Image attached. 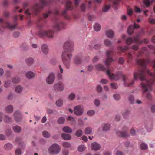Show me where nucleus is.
<instances>
[{"label": "nucleus", "instance_id": "obj_33", "mask_svg": "<svg viewBox=\"0 0 155 155\" xmlns=\"http://www.w3.org/2000/svg\"><path fill=\"white\" fill-rule=\"evenodd\" d=\"M63 131L67 133H71L72 132V130L69 127H64L63 129Z\"/></svg>", "mask_w": 155, "mask_h": 155}, {"label": "nucleus", "instance_id": "obj_2", "mask_svg": "<svg viewBox=\"0 0 155 155\" xmlns=\"http://www.w3.org/2000/svg\"><path fill=\"white\" fill-rule=\"evenodd\" d=\"M136 63L141 67V69L138 72H135L134 73V77L135 80L138 79V76L140 79L142 81L141 83L140 86L143 89V94L145 92V83L144 82L145 80V65L144 60L137 58L136 60Z\"/></svg>", "mask_w": 155, "mask_h": 155}, {"label": "nucleus", "instance_id": "obj_47", "mask_svg": "<svg viewBox=\"0 0 155 155\" xmlns=\"http://www.w3.org/2000/svg\"><path fill=\"white\" fill-rule=\"evenodd\" d=\"M83 134V132L81 130H78L75 133V135L77 137L81 136Z\"/></svg>", "mask_w": 155, "mask_h": 155}, {"label": "nucleus", "instance_id": "obj_39", "mask_svg": "<svg viewBox=\"0 0 155 155\" xmlns=\"http://www.w3.org/2000/svg\"><path fill=\"white\" fill-rule=\"evenodd\" d=\"M20 81V79L18 77H14L12 79V82L14 83H17Z\"/></svg>", "mask_w": 155, "mask_h": 155}, {"label": "nucleus", "instance_id": "obj_43", "mask_svg": "<svg viewBox=\"0 0 155 155\" xmlns=\"http://www.w3.org/2000/svg\"><path fill=\"white\" fill-rule=\"evenodd\" d=\"M92 132V129L89 127H87L85 130V133L86 134H88L91 133Z\"/></svg>", "mask_w": 155, "mask_h": 155}, {"label": "nucleus", "instance_id": "obj_17", "mask_svg": "<svg viewBox=\"0 0 155 155\" xmlns=\"http://www.w3.org/2000/svg\"><path fill=\"white\" fill-rule=\"evenodd\" d=\"M140 26L135 23H134V25H130L128 28V33L129 35H131L134 32V28H138Z\"/></svg>", "mask_w": 155, "mask_h": 155}, {"label": "nucleus", "instance_id": "obj_51", "mask_svg": "<svg viewBox=\"0 0 155 155\" xmlns=\"http://www.w3.org/2000/svg\"><path fill=\"white\" fill-rule=\"evenodd\" d=\"M111 43V42L108 39H106L104 41V45L107 46H110Z\"/></svg>", "mask_w": 155, "mask_h": 155}, {"label": "nucleus", "instance_id": "obj_53", "mask_svg": "<svg viewBox=\"0 0 155 155\" xmlns=\"http://www.w3.org/2000/svg\"><path fill=\"white\" fill-rule=\"evenodd\" d=\"M129 100L131 104H133L134 103V97L132 95H130L128 97Z\"/></svg>", "mask_w": 155, "mask_h": 155}, {"label": "nucleus", "instance_id": "obj_3", "mask_svg": "<svg viewBox=\"0 0 155 155\" xmlns=\"http://www.w3.org/2000/svg\"><path fill=\"white\" fill-rule=\"evenodd\" d=\"M40 2L41 5L39 3H37L34 5L31 10L28 9H25V8L28 6V4L27 3L25 2L23 4V8L25 10V13L26 15L28 18H30L32 14L37 15L40 10L42 9L43 6L46 5L47 2V0H40Z\"/></svg>", "mask_w": 155, "mask_h": 155}, {"label": "nucleus", "instance_id": "obj_37", "mask_svg": "<svg viewBox=\"0 0 155 155\" xmlns=\"http://www.w3.org/2000/svg\"><path fill=\"white\" fill-rule=\"evenodd\" d=\"M67 120L68 121H69L73 124H74L75 123L74 119L72 116H69L68 117Z\"/></svg>", "mask_w": 155, "mask_h": 155}, {"label": "nucleus", "instance_id": "obj_63", "mask_svg": "<svg viewBox=\"0 0 155 155\" xmlns=\"http://www.w3.org/2000/svg\"><path fill=\"white\" fill-rule=\"evenodd\" d=\"M62 153L63 155H68L69 154L68 151L65 149H63Z\"/></svg>", "mask_w": 155, "mask_h": 155}, {"label": "nucleus", "instance_id": "obj_9", "mask_svg": "<svg viewBox=\"0 0 155 155\" xmlns=\"http://www.w3.org/2000/svg\"><path fill=\"white\" fill-rule=\"evenodd\" d=\"M113 53V51L112 49L107 51L106 55L107 58L105 60V64L107 66H108L110 64L112 61H114V60L112 59L110 57L111 55Z\"/></svg>", "mask_w": 155, "mask_h": 155}, {"label": "nucleus", "instance_id": "obj_23", "mask_svg": "<svg viewBox=\"0 0 155 155\" xmlns=\"http://www.w3.org/2000/svg\"><path fill=\"white\" fill-rule=\"evenodd\" d=\"M106 34L108 37L111 38L114 36V33L112 30H109L106 31Z\"/></svg>", "mask_w": 155, "mask_h": 155}, {"label": "nucleus", "instance_id": "obj_54", "mask_svg": "<svg viewBox=\"0 0 155 155\" xmlns=\"http://www.w3.org/2000/svg\"><path fill=\"white\" fill-rule=\"evenodd\" d=\"M95 114V111L94 110H91L88 111L87 113V114L89 116H91Z\"/></svg>", "mask_w": 155, "mask_h": 155}, {"label": "nucleus", "instance_id": "obj_25", "mask_svg": "<svg viewBox=\"0 0 155 155\" xmlns=\"http://www.w3.org/2000/svg\"><path fill=\"white\" fill-rule=\"evenodd\" d=\"M61 137L65 140H70L71 138V136L68 134L63 133L61 134Z\"/></svg>", "mask_w": 155, "mask_h": 155}, {"label": "nucleus", "instance_id": "obj_55", "mask_svg": "<svg viewBox=\"0 0 155 155\" xmlns=\"http://www.w3.org/2000/svg\"><path fill=\"white\" fill-rule=\"evenodd\" d=\"M113 97L116 100H118L120 98V95L118 94H116L114 95Z\"/></svg>", "mask_w": 155, "mask_h": 155}, {"label": "nucleus", "instance_id": "obj_8", "mask_svg": "<svg viewBox=\"0 0 155 155\" xmlns=\"http://www.w3.org/2000/svg\"><path fill=\"white\" fill-rule=\"evenodd\" d=\"M70 0H65L66 2V9L62 13V15L66 19H69V18L66 15L67 10H72L74 8L71 5V2Z\"/></svg>", "mask_w": 155, "mask_h": 155}, {"label": "nucleus", "instance_id": "obj_57", "mask_svg": "<svg viewBox=\"0 0 155 155\" xmlns=\"http://www.w3.org/2000/svg\"><path fill=\"white\" fill-rule=\"evenodd\" d=\"M127 12L129 15L131 16L133 13V10L131 8H128L127 9Z\"/></svg>", "mask_w": 155, "mask_h": 155}, {"label": "nucleus", "instance_id": "obj_61", "mask_svg": "<svg viewBox=\"0 0 155 155\" xmlns=\"http://www.w3.org/2000/svg\"><path fill=\"white\" fill-rule=\"evenodd\" d=\"M51 11H49L48 12L46 13H44L43 14V17L45 19L47 18L49 15L51 13Z\"/></svg>", "mask_w": 155, "mask_h": 155}, {"label": "nucleus", "instance_id": "obj_16", "mask_svg": "<svg viewBox=\"0 0 155 155\" xmlns=\"http://www.w3.org/2000/svg\"><path fill=\"white\" fill-rule=\"evenodd\" d=\"M55 79L54 74L53 73H51L48 76L46 79L47 83L50 84H52Z\"/></svg>", "mask_w": 155, "mask_h": 155}, {"label": "nucleus", "instance_id": "obj_35", "mask_svg": "<svg viewBox=\"0 0 155 155\" xmlns=\"http://www.w3.org/2000/svg\"><path fill=\"white\" fill-rule=\"evenodd\" d=\"M101 28L100 25L96 23L94 25V28L95 30L97 31H100Z\"/></svg>", "mask_w": 155, "mask_h": 155}, {"label": "nucleus", "instance_id": "obj_58", "mask_svg": "<svg viewBox=\"0 0 155 155\" xmlns=\"http://www.w3.org/2000/svg\"><path fill=\"white\" fill-rule=\"evenodd\" d=\"M124 62V59L123 58L120 57L119 58L118 62L120 64H122Z\"/></svg>", "mask_w": 155, "mask_h": 155}, {"label": "nucleus", "instance_id": "obj_1", "mask_svg": "<svg viewBox=\"0 0 155 155\" xmlns=\"http://www.w3.org/2000/svg\"><path fill=\"white\" fill-rule=\"evenodd\" d=\"M74 49V44L70 40L67 41L64 45V51L62 53V59L63 64L67 69H69Z\"/></svg>", "mask_w": 155, "mask_h": 155}, {"label": "nucleus", "instance_id": "obj_10", "mask_svg": "<svg viewBox=\"0 0 155 155\" xmlns=\"http://www.w3.org/2000/svg\"><path fill=\"white\" fill-rule=\"evenodd\" d=\"M140 35L139 34H138L134 37V39L131 38H128L126 40V43L127 44L129 45L132 42H134L138 44H141L143 41H140L138 39Z\"/></svg>", "mask_w": 155, "mask_h": 155}, {"label": "nucleus", "instance_id": "obj_5", "mask_svg": "<svg viewBox=\"0 0 155 155\" xmlns=\"http://www.w3.org/2000/svg\"><path fill=\"white\" fill-rule=\"evenodd\" d=\"M154 84V81L152 80H150L147 82L146 81V98L150 100L152 97L150 91L152 90L151 86Z\"/></svg>", "mask_w": 155, "mask_h": 155}, {"label": "nucleus", "instance_id": "obj_26", "mask_svg": "<svg viewBox=\"0 0 155 155\" xmlns=\"http://www.w3.org/2000/svg\"><path fill=\"white\" fill-rule=\"evenodd\" d=\"M26 76L29 79H31L34 77L35 74L31 71H29L26 73Z\"/></svg>", "mask_w": 155, "mask_h": 155}, {"label": "nucleus", "instance_id": "obj_22", "mask_svg": "<svg viewBox=\"0 0 155 155\" xmlns=\"http://www.w3.org/2000/svg\"><path fill=\"white\" fill-rule=\"evenodd\" d=\"M15 141L19 144V146L21 147V148H23L25 147V144L24 143L21 141V139L20 137H17Z\"/></svg>", "mask_w": 155, "mask_h": 155}, {"label": "nucleus", "instance_id": "obj_56", "mask_svg": "<svg viewBox=\"0 0 155 155\" xmlns=\"http://www.w3.org/2000/svg\"><path fill=\"white\" fill-rule=\"evenodd\" d=\"M121 116L119 115H116L114 118L115 120L116 121H119L121 119Z\"/></svg>", "mask_w": 155, "mask_h": 155}, {"label": "nucleus", "instance_id": "obj_42", "mask_svg": "<svg viewBox=\"0 0 155 155\" xmlns=\"http://www.w3.org/2000/svg\"><path fill=\"white\" fill-rule=\"evenodd\" d=\"M75 94L74 93H72L69 95L68 98L69 99L72 100L75 99Z\"/></svg>", "mask_w": 155, "mask_h": 155}, {"label": "nucleus", "instance_id": "obj_62", "mask_svg": "<svg viewBox=\"0 0 155 155\" xmlns=\"http://www.w3.org/2000/svg\"><path fill=\"white\" fill-rule=\"evenodd\" d=\"M134 11L136 12L137 13H140L141 12V9L137 6L135 7Z\"/></svg>", "mask_w": 155, "mask_h": 155}, {"label": "nucleus", "instance_id": "obj_30", "mask_svg": "<svg viewBox=\"0 0 155 155\" xmlns=\"http://www.w3.org/2000/svg\"><path fill=\"white\" fill-rule=\"evenodd\" d=\"M15 90L17 93H20L22 91L23 87L20 85H18L16 87Z\"/></svg>", "mask_w": 155, "mask_h": 155}, {"label": "nucleus", "instance_id": "obj_41", "mask_svg": "<svg viewBox=\"0 0 155 155\" xmlns=\"http://www.w3.org/2000/svg\"><path fill=\"white\" fill-rule=\"evenodd\" d=\"M63 101L61 99H59L57 100L56 102V105L58 107L61 106L63 104Z\"/></svg>", "mask_w": 155, "mask_h": 155}, {"label": "nucleus", "instance_id": "obj_11", "mask_svg": "<svg viewBox=\"0 0 155 155\" xmlns=\"http://www.w3.org/2000/svg\"><path fill=\"white\" fill-rule=\"evenodd\" d=\"M74 114L77 116L82 115L84 112V108L83 106L78 105L75 106L74 109Z\"/></svg>", "mask_w": 155, "mask_h": 155}, {"label": "nucleus", "instance_id": "obj_14", "mask_svg": "<svg viewBox=\"0 0 155 155\" xmlns=\"http://www.w3.org/2000/svg\"><path fill=\"white\" fill-rule=\"evenodd\" d=\"M54 89L56 91H61L64 89V86L62 82H59L55 84Z\"/></svg>", "mask_w": 155, "mask_h": 155}, {"label": "nucleus", "instance_id": "obj_52", "mask_svg": "<svg viewBox=\"0 0 155 155\" xmlns=\"http://www.w3.org/2000/svg\"><path fill=\"white\" fill-rule=\"evenodd\" d=\"M110 8V6L109 5L104 6L102 8V10L104 12H107Z\"/></svg>", "mask_w": 155, "mask_h": 155}, {"label": "nucleus", "instance_id": "obj_50", "mask_svg": "<svg viewBox=\"0 0 155 155\" xmlns=\"http://www.w3.org/2000/svg\"><path fill=\"white\" fill-rule=\"evenodd\" d=\"M43 136L46 138H49L50 135V134L46 131H44L42 132Z\"/></svg>", "mask_w": 155, "mask_h": 155}, {"label": "nucleus", "instance_id": "obj_24", "mask_svg": "<svg viewBox=\"0 0 155 155\" xmlns=\"http://www.w3.org/2000/svg\"><path fill=\"white\" fill-rule=\"evenodd\" d=\"M13 107L12 105L7 106L5 108V111L8 113H11L13 111Z\"/></svg>", "mask_w": 155, "mask_h": 155}, {"label": "nucleus", "instance_id": "obj_4", "mask_svg": "<svg viewBox=\"0 0 155 155\" xmlns=\"http://www.w3.org/2000/svg\"><path fill=\"white\" fill-rule=\"evenodd\" d=\"M106 73L107 75L110 79L115 80H118L121 77L123 78L124 75L121 72H118L115 74H114L112 73L109 69L107 70Z\"/></svg>", "mask_w": 155, "mask_h": 155}, {"label": "nucleus", "instance_id": "obj_27", "mask_svg": "<svg viewBox=\"0 0 155 155\" xmlns=\"http://www.w3.org/2000/svg\"><path fill=\"white\" fill-rule=\"evenodd\" d=\"M12 118L11 117L6 115L5 116L3 119L4 122L7 123L11 122L12 121Z\"/></svg>", "mask_w": 155, "mask_h": 155}, {"label": "nucleus", "instance_id": "obj_12", "mask_svg": "<svg viewBox=\"0 0 155 155\" xmlns=\"http://www.w3.org/2000/svg\"><path fill=\"white\" fill-rule=\"evenodd\" d=\"M65 26L64 23L60 21H58L55 22L54 24V28L56 31H59L64 28Z\"/></svg>", "mask_w": 155, "mask_h": 155}, {"label": "nucleus", "instance_id": "obj_60", "mask_svg": "<svg viewBox=\"0 0 155 155\" xmlns=\"http://www.w3.org/2000/svg\"><path fill=\"white\" fill-rule=\"evenodd\" d=\"M94 68L93 65H90L88 66L87 67V70L89 72H91L92 71Z\"/></svg>", "mask_w": 155, "mask_h": 155}, {"label": "nucleus", "instance_id": "obj_34", "mask_svg": "<svg viewBox=\"0 0 155 155\" xmlns=\"http://www.w3.org/2000/svg\"><path fill=\"white\" fill-rule=\"evenodd\" d=\"M12 147V145L9 143L6 144L4 145V148L6 150H10Z\"/></svg>", "mask_w": 155, "mask_h": 155}, {"label": "nucleus", "instance_id": "obj_6", "mask_svg": "<svg viewBox=\"0 0 155 155\" xmlns=\"http://www.w3.org/2000/svg\"><path fill=\"white\" fill-rule=\"evenodd\" d=\"M38 35L41 37L45 36L49 38H52L54 35V31L51 30L46 31L40 30L38 33Z\"/></svg>", "mask_w": 155, "mask_h": 155}, {"label": "nucleus", "instance_id": "obj_45", "mask_svg": "<svg viewBox=\"0 0 155 155\" xmlns=\"http://www.w3.org/2000/svg\"><path fill=\"white\" fill-rule=\"evenodd\" d=\"M155 2V0H146V7H148L153 2Z\"/></svg>", "mask_w": 155, "mask_h": 155}, {"label": "nucleus", "instance_id": "obj_13", "mask_svg": "<svg viewBox=\"0 0 155 155\" xmlns=\"http://www.w3.org/2000/svg\"><path fill=\"white\" fill-rule=\"evenodd\" d=\"M123 80L124 86L126 87H129L131 86L134 82V80L130 81L129 79L125 75H124L123 78Z\"/></svg>", "mask_w": 155, "mask_h": 155}, {"label": "nucleus", "instance_id": "obj_29", "mask_svg": "<svg viewBox=\"0 0 155 155\" xmlns=\"http://www.w3.org/2000/svg\"><path fill=\"white\" fill-rule=\"evenodd\" d=\"M26 62L28 65H31L33 63V59L31 58H27L25 60Z\"/></svg>", "mask_w": 155, "mask_h": 155}, {"label": "nucleus", "instance_id": "obj_32", "mask_svg": "<svg viewBox=\"0 0 155 155\" xmlns=\"http://www.w3.org/2000/svg\"><path fill=\"white\" fill-rule=\"evenodd\" d=\"M130 114V111L128 110H125L123 113L122 116L124 118H127Z\"/></svg>", "mask_w": 155, "mask_h": 155}, {"label": "nucleus", "instance_id": "obj_18", "mask_svg": "<svg viewBox=\"0 0 155 155\" xmlns=\"http://www.w3.org/2000/svg\"><path fill=\"white\" fill-rule=\"evenodd\" d=\"M82 55L81 54H79L75 56L74 58V62L76 65L80 64L81 62Z\"/></svg>", "mask_w": 155, "mask_h": 155}, {"label": "nucleus", "instance_id": "obj_19", "mask_svg": "<svg viewBox=\"0 0 155 155\" xmlns=\"http://www.w3.org/2000/svg\"><path fill=\"white\" fill-rule=\"evenodd\" d=\"M116 134L120 137H126L129 136L128 133L126 131L122 132L118 131L116 132Z\"/></svg>", "mask_w": 155, "mask_h": 155}, {"label": "nucleus", "instance_id": "obj_28", "mask_svg": "<svg viewBox=\"0 0 155 155\" xmlns=\"http://www.w3.org/2000/svg\"><path fill=\"white\" fill-rule=\"evenodd\" d=\"M87 4L86 2H84L81 4L80 6V8L81 11L82 12H84L85 11L86 9V4Z\"/></svg>", "mask_w": 155, "mask_h": 155}, {"label": "nucleus", "instance_id": "obj_20", "mask_svg": "<svg viewBox=\"0 0 155 155\" xmlns=\"http://www.w3.org/2000/svg\"><path fill=\"white\" fill-rule=\"evenodd\" d=\"M100 145L96 142H94L91 144V148L92 150H97L100 148Z\"/></svg>", "mask_w": 155, "mask_h": 155}, {"label": "nucleus", "instance_id": "obj_7", "mask_svg": "<svg viewBox=\"0 0 155 155\" xmlns=\"http://www.w3.org/2000/svg\"><path fill=\"white\" fill-rule=\"evenodd\" d=\"M60 150L59 145L56 144L52 145L48 149V152L50 154H56L58 153Z\"/></svg>", "mask_w": 155, "mask_h": 155}, {"label": "nucleus", "instance_id": "obj_44", "mask_svg": "<svg viewBox=\"0 0 155 155\" xmlns=\"http://www.w3.org/2000/svg\"><path fill=\"white\" fill-rule=\"evenodd\" d=\"M129 49V47L128 46H125L124 47L119 46L118 47V49L121 51H126Z\"/></svg>", "mask_w": 155, "mask_h": 155}, {"label": "nucleus", "instance_id": "obj_38", "mask_svg": "<svg viewBox=\"0 0 155 155\" xmlns=\"http://www.w3.org/2000/svg\"><path fill=\"white\" fill-rule=\"evenodd\" d=\"M13 129L14 131L16 133H19L21 130L20 127H13Z\"/></svg>", "mask_w": 155, "mask_h": 155}, {"label": "nucleus", "instance_id": "obj_48", "mask_svg": "<svg viewBox=\"0 0 155 155\" xmlns=\"http://www.w3.org/2000/svg\"><path fill=\"white\" fill-rule=\"evenodd\" d=\"M85 147L83 145H81L78 146V150L79 151L82 152L85 150Z\"/></svg>", "mask_w": 155, "mask_h": 155}, {"label": "nucleus", "instance_id": "obj_64", "mask_svg": "<svg viewBox=\"0 0 155 155\" xmlns=\"http://www.w3.org/2000/svg\"><path fill=\"white\" fill-rule=\"evenodd\" d=\"M21 153V150L19 149H17L15 150V154L16 155H20Z\"/></svg>", "mask_w": 155, "mask_h": 155}, {"label": "nucleus", "instance_id": "obj_49", "mask_svg": "<svg viewBox=\"0 0 155 155\" xmlns=\"http://www.w3.org/2000/svg\"><path fill=\"white\" fill-rule=\"evenodd\" d=\"M65 120V118L64 117H61L58 119V123L61 124L64 123Z\"/></svg>", "mask_w": 155, "mask_h": 155}, {"label": "nucleus", "instance_id": "obj_31", "mask_svg": "<svg viewBox=\"0 0 155 155\" xmlns=\"http://www.w3.org/2000/svg\"><path fill=\"white\" fill-rule=\"evenodd\" d=\"M95 67L97 69L102 71H104L106 70V68L104 66L100 64H97L95 65Z\"/></svg>", "mask_w": 155, "mask_h": 155}, {"label": "nucleus", "instance_id": "obj_40", "mask_svg": "<svg viewBox=\"0 0 155 155\" xmlns=\"http://www.w3.org/2000/svg\"><path fill=\"white\" fill-rule=\"evenodd\" d=\"M94 103L96 107H98L100 105V101L97 99H95L94 101Z\"/></svg>", "mask_w": 155, "mask_h": 155}, {"label": "nucleus", "instance_id": "obj_59", "mask_svg": "<svg viewBox=\"0 0 155 155\" xmlns=\"http://www.w3.org/2000/svg\"><path fill=\"white\" fill-rule=\"evenodd\" d=\"M110 85H111V87L112 89H116L118 87V86L116 84L114 83H111Z\"/></svg>", "mask_w": 155, "mask_h": 155}, {"label": "nucleus", "instance_id": "obj_46", "mask_svg": "<svg viewBox=\"0 0 155 155\" xmlns=\"http://www.w3.org/2000/svg\"><path fill=\"white\" fill-rule=\"evenodd\" d=\"M127 57L128 58L127 62H130L133 58L132 56L131 53H129L127 54Z\"/></svg>", "mask_w": 155, "mask_h": 155}, {"label": "nucleus", "instance_id": "obj_36", "mask_svg": "<svg viewBox=\"0 0 155 155\" xmlns=\"http://www.w3.org/2000/svg\"><path fill=\"white\" fill-rule=\"evenodd\" d=\"M62 144L64 147L66 148H70L71 147L70 144L68 142H64L62 143Z\"/></svg>", "mask_w": 155, "mask_h": 155}, {"label": "nucleus", "instance_id": "obj_21", "mask_svg": "<svg viewBox=\"0 0 155 155\" xmlns=\"http://www.w3.org/2000/svg\"><path fill=\"white\" fill-rule=\"evenodd\" d=\"M41 50L44 54H47L48 51L47 45L45 44H43L41 46Z\"/></svg>", "mask_w": 155, "mask_h": 155}, {"label": "nucleus", "instance_id": "obj_15", "mask_svg": "<svg viewBox=\"0 0 155 155\" xmlns=\"http://www.w3.org/2000/svg\"><path fill=\"white\" fill-rule=\"evenodd\" d=\"M15 120L17 122H19L22 120V116L19 110H17L14 114Z\"/></svg>", "mask_w": 155, "mask_h": 155}]
</instances>
